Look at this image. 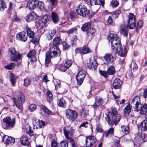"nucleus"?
Returning <instances> with one entry per match:
<instances>
[{
    "label": "nucleus",
    "instance_id": "obj_10",
    "mask_svg": "<svg viewBox=\"0 0 147 147\" xmlns=\"http://www.w3.org/2000/svg\"><path fill=\"white\" fill-rule=\"evenodd\" d=\"M136 20L135 17L133 13L129 14L128 24L129 29H134L136 28Z\"/></svg>",
    "mask_w": 147,
    "mask_h": 147
},
{
    "label": "nucleus",
    "instance_id": "obj_40",
    "mask_svg": "<svg viewBox=\"0 0 147 147\" xmlns=\"http://www.w3.org/2000/svg\"><path fill=\"white\" fill-rule=\"evenodd\" d=\"M16 66V64L14 63H11L5 67V68L9 70H11L13 69Z\"/></svg>",
    "mask_w": 147,
    "mask_h": 147
},
{
    "label": "nucleus",
    "instance_id": "obj_52",
    "mask_svg": "<svg viewBox=\"0 0 147 147\" xmlns=\"http://www.w3.org/2000/svg\"><path fill=\"white\" fill-rule=\"evenodd\" d=\"M59 147H68V144L67 142L64 141L61 142Z\"/></svg>",
    "mask_w": 147,
    "mask_h": 147
},
{
    "label": "nucleus",
    "instance_id": "obj_4",
    "mask_svg": "<svg viewBox=\"0 0 147 147\" xmlns=\"http://www.w3.org/2000/svg\"><path fill=\"white\" fill-rule=\"evenodd\" d=\"M106 115L105 119L109 125H111L114 123L115 125H116L121 119V116L119 114H117L113 116L111 112H108Z\"/></svg>",
    "mask_w": 147,
    "mask_h": 147
},
{
    "label": "nucleus",
    "instance_id": "obj_19",
    "mask_svg": "<svg viewBox=\"0 0 147 147\" xmlns=\"http://www.w3.org/2000/svg\"><path fill=\"white\" fill-rule=\"evenodd\" d=\"M3 140V142L7 144H13L15 142V139L14 138L6 135L4 136Z\"/></svg>",
    "mask_w": 147,
    "mask_h": 147
},
{
    "label": "nucleus",
    "instance_id": "obj_18",
    "mask_svg": "<svg viewBox=\"0 0 147 147\" xmlns=\"http://www.w3.org/2000/svg\"><path fill=\"white\" fill-rule=\"evenodd\" d=\"M104 58L108 63H112L115 59V58L111 54L109 53L105 54L104 57Z\"/></svg>",
    "mask_w": 147,
    "mask_h": 147
},
{
    "label": "nucleus",
    "instance_id": "obj_59",
    "mask_svg": "<svg viewBox=\"0 0 147 147\" xmlns=\"http://www.w3.org/2000/svg\"><path fill=\"white\" fill-rule=\"evenodd\" d=\"M51 147H58L57 142L55 140H53L51 143Z\"/></svg>",
    "mask_w": 147,
    "mask_h": 147
},
{
    "label": "nucleus",
    "instance_id": "obj_47",
    "mask_svg": "<svg viewBox=\"0 0 147 147\" xmlns=\"http://www.w3.org/2000/svg\"><path fill=\"white\" fill-rule=\"evenodd\" d=\"M36 108V105L32 104H31L29 107V109L31 112H33L35 111Z\"/></svg>",
    "mask_w": 147,
    "mask_h": 147
},
{
    "label": "nucleus",
    "instance_id": "obj_15",
    "mask_svg": "<svg viewBox=\"0 0 147 147\" xmlns=\"http://www.w3.org/2000/svg\"><path fill=\"white\" fill-rule=\"evenodd\" d=\"M63 131L65 137L67 139L70 141V138H71L69 137L68 136H71L73 133V130L72 128L70 126L66 127V128H64Z\"/></svg>",
    "mask_w": 147,
    "mask_h": 147
},
{
    "label": "nucleus",
    "instance_id": "obj_16",
    "mask_svg": "<svg viewBox=\"0 0 147 147\" xmlns=\"http://www.w3.org/2000/svg\"><path fill=\"white\" fill-rule=\"evenodd\" d=\"M88 67L89 68L96 69L97 67V63L95 58L93 57L90 61L88 64Z\"/></svg>",
    "mask_w": 147,
    "mask_h": 147
},
{
    "label": "nucleus",
    "instance_id": "obj_61",
    "mask_svg": "<svg viewBox=\"0 0 147 147\" xmlns=\"http://www.w3.org/2000/svg\"><path fill=\"white\" fill-rule=\"evenodd\" d=\"M49 2L52 6H54L57 4V0H49Z\"/></svg>",
    "mask_w": 147,
    "mask_h": 147
},
{
    "label": "nucleus",
    "instance_id": "obj_13",
    "mask_svg": "<svg viewBox=\"0 0 147 147\" xmlns=\"http://www.w3.org/2000/svg\"><path fill=\"white\" fill-rule=\"evenodd\" d=\"M48 21V17L47 15H44L41 17L38 21V23L39 27L43 28L46 26V23Z\"/></svg>",
    "mask_w": 147,
    "mask_h": 147
},
{
    "label": "nucleus",
    "instance_id": "obj_2",
    "mask_svg": "<svg viewBox=\"0 0 147 147\" xmlns=\"http://www.w3.org/2000/svg\"><path fill=\"white\" fill-rule=\"evenodd\" d=\"M61 43L62 41L60 37H57L54 39L53 43V46L50 48L49 52H47L46 53V63L48 64L49 63L50 58L60 55L61 52L57 46Z\"/></svg>",
    "mask_w": 147,
    "mask_h": 147
},
{
    "label": "nucleus",
    "instance_id": "obj_50",
    "mask_svg": "<svg viewBox=\"0 0 147 147\" xmlns=\"http://www.w3.org/2000/svg\"><path fill=\"white\" fill-rule=\"evenodd\" d=\"M99 72L101 75L104 76L105 78H107L108 77V74L107 72L102 70H100Z\"/></svg>",
    "mask_w": 147,
    "mask_h": 147
},
{
    "label": "nucleus",
    "instance_id": "obj_60",
    "mask_svg": "<svg viewBox=\"0 0 147 147\" xmlns=\"http://www.w3.org/2000/svg\"><path fill=\"white\" fill-rule=\"evenodd\" d=\"M77 30V29L76 28H72L69 29L68 32L69 34H71L73 32L76 31Z\"/></svg>",
    "mask_w": 147,
    "mask_h": 147
},
{
    "label": "nucleus",
    "instance_id": "obj_25",
    "mask_svg": "<svg viewBox=\"0 0 147 147\" xmlns=\"http://www.w3.org/2000/svg\"><path fill=\"white\" fill-rule=\"evenodd\" d=\"M103 99L98 96H96L95 97V101L94 104L92 106L95 108L97 107L102 105L103 102Z\"/></svg>",
    "mask_w": 147,
    "mask_h": 147
},
{
    "label": "nucleus",
    "instance_id": "obj_51",
    "mask_svg": "<svg viewBox=\"0 0 147 147\" xmlns=\"http://www.w3.org/2000/svg\"><path fill=\"white\" fill-rule=\"evenodd\" d=\"M121 13V11L120 10H116L113 13V17L116 18L119 16Z\"/></svg>",
    "mask_w": 147,
    "mask_h": 147
},
{
    "label": "nucleus",
    "instance_id": "obj_32",
    "mask_svg": "<svg viewBox=\"0 0 147 147\" xmlns=\"http://www.w3.org/2000/svg\"><path fill=\"white\" fill-rule=\"evenodd\" d=\"M91 25V24L90 22L86 23L82 27L81 29L82 31L86 32L90 28Z\"/></svg>",
    "mask_w": 147,
    "mask_h": 147
},
{
    "label": "nucleus",
    "instance_id": "obj_20",
    "mask_svg": "<svg viewBox=\"0 0 147 147\" xmlns=\"http://www.w3.org/2000/svg\"><path fill=\"white\" fill-rule=\"evenodd\" d=\"M37 17V15L34 12L28 14L26 18V21L28 22L35 20Z\"/></svg>",
    "mask_w": 147,
    "mask_h": 147
},
{
    "label": "nucleus",
    "instance_id": "obj_33",
    "mask_svg": "<svg viewBox=\"0 0 147 147\" xmlns=\"http://www.w3.org/2000/svg\"><path fill=\"white\" fill-rule=\"evenodd\" d=\"M115 72V68L113 66H111L109 67L107 70V73L108 74L110 75H113Z\"/></svg>",
    "mask_w": 147,
    "mask_h": 147
},
{
    "label": "nucleus",
    "instance_id": "obj_23",
    "mask_svg": "<svg viewBox=\"0 0 147 147\" xmlns=\"http://www.w3.org/2000/svg\"><path fill=\"white\" fill-rule=\"evenodd\" d=\"M120 32L124 36H127L128 34V28L127 26L125 25H121Z\"/></svg>",
    "mask_w": 147,
    "mask_h": 147
},
{
    "label": "nucleus",
    "instance_id": "obj_34",
    "mask_svg": "<svg viewBox=\"0 0 147 147\" xmlns=\"http://www.w3.org/2000/svg\"><path fill=\"white\" fill-rule=\"evenodd\" d=\"M131 109L129 103L127 105L124 109V114H129L131 112Z\"/></svg>",
    "mask_w": 147,
    "mask_h": 147
},
{
    "label": "nucleus",
    "instance_id": "obj_22",
    "mask_svg": "<svg viewBox=\"0 0 147 147\" xmlns=\"http://www.w3.org/2000/svg\"><path fill=\"white\" fill-rule=\"evenodd\" d=\"M21 54L19 52H17L10 57V59L12 61L17 62L19 60L21 59Z\"/></svg>",
    "mask_w": 147,
    "mask_h": 147
},
{
    "label": "nucleus",
    "instance_id": "obj_44",
    "mask_svg": "<svg viewBox=\"0 0 147 147\" xmlns=\"http://www.w3.org/2000/svg\"><path fill=\"white\" fill-rule=\"evenodd\" d=\"M10 80L11 83H14L16 81L15 80L17 78L14 74L12 73H11L10 75Z\"/></svg>",
    "mask_w": 147,
    "mask_h": 147
},
{
    "label": "nucleus",
    "instance_id": "obj_45",
    "mask_svg": "<svg viewBox=\"0 0 147 147\" xmlns=\"http://www.w3.org/2000/svg\"><path fill=\"white\" fill-rule=\"evenodd\" d=\"M111 4L112 7H116L119 4V2L117 0H112L111 2Z\"/></svg>",
    "mask_w": 147,
    "mask_h": 147
},
{
    "label": "nucleus",
    "instance_id": "obj_8",
    "mask_svg": "<svg viewBox=\"0 0 147 147\" xmlns=\"http://www.w3.org/2000/svg\"><path fill=\"white\" fill-rule=\"evenodd\" d=\"M90 1L91 5H98L97 6H95V7L93 9V12L94 13H96L98 11L100 4L102 6H103L104 4V1L101 0H90Z\"/></svg>",
    "mask_w": 147,
    "mask_h": 147
},
{
    "label": "nucleus",
    "instance_id": "obj_39",
    "mask_svg": "<svg viewBox=\"0 0 147 147\" xmlns=\"http://www.w3.org/2000/svg\"><path fill=\"white\" fill-rule=\"evenodd\" d=\"M95 32V30L93 28H90L86 32L88 35L92 36L94 35Z\"/></svg>",
    "mask_w": 147,
    "mask_h": 147
},
{
    "label": "nucleus",
    "instance_id": "obj_17",
    "mask_svg": "<svg viewBox=\"0 0 147 147\" xmlns=\"http://www.w3.org/2000/svg\"><path fill=\"white\" fill-rule=\"evenodd\" d=\"M135 111L138 112L139 111V113L141 115H145L147 113V104L145 103L143 105L142 104L140 108H138Z\"/></svg>",
    "mask_w": 147,
    "mask_h": 147
},
{
    "label": "nucleus",
    "instance_id": "obj_37",
    "mask_svg": "<svg viewBox=\"0 0 147 147\" xmlns=\"http://www.w3.org/2000/svg\"><path fill=\"white\" fill-rule=\"evenodd\" d=\"M82 53L83 54H85L91 52L90 50L87 47H83L81 49Z\"/></svg>",
    "mask_w": 147,
    "mask_h": 147
},
{
    "label": "nucleus",
    "instance_id": "obj_35",
    "mask_svg": "<svg viewBox=\"0 0 147 147\" xmlns=\"http://www.w3.org/2000/svg\"><path fill=\"white\" fill-rule=\"evenodd\" d=\"M114 129L113 128H109L107 131L106 133L105 137L106 138H108L109 136L112 135L114 134Z\"/></svg>",
    "mask_w": 147,
    "mask_h": 147
},
{
    "label": "nucleus",
    "instance_id": "obj_48",
    "mask_svg": "<svg viewBox=\"0 0 147 147\" xmlns=\"http://www.w3.org/2000/svg\"><path fill=\"white\" fill-rule=\"evenodd\" d=\"M129 127L128 126L124 127L123 128V129L121 130L123 133V135H126L129 133Z\"/></svg>",
    "mask_w": 147,
    "mask_h": 147
},
{
    "label": "nucleus",
    "instance_id": "obj_7",
    "mask_svg": "<svg viewBox=\"0 0 147 147\" xmlns=\"http://www.w3.org/2000/svg\"><path fill=\"white\" fill-rule=\"evenodd\" d=\"M142 104L140 98L137 96H135L131 102V105L133 107L134 111L138 109V108H140Z\"/></svg>",
    "mask_w": 147,
    "mask_h": 147
},
{
    "label": "nucleus",
    "instance_id": "obj_49",
    "mask_svg": "<svg viewBox=\"0 0 147 147\" xmlns=\"http://www.w3.org/2000/svg\"><path fill=\"white\" fill-rule=\"evenodd\" d=\"M143 25V22L142 20H139L138 23L136 27V30L142 27Z\"/></svg>",
    "mask_w": 147,
    "mask_h": 147
},
{
    "label": "nucleus",
    "instance_id": "obj_55",
    "mask_svg": "<svg viewBox=\"0 0 147 147\" xmlns=\"http://www.w3.org/2000/svg\"><path fill=\"white\" fill-rule=\"evenodd\" d=\"M41 108L43 111L45 112V113L48 114H50L51 113V111L45 107L42 106L41 107Z\"/></svg>",
    "mask_w": 147,
    "mask_h": 147
},
{
    "label": "nucleus",
    "instance_id": "obj_31",
    "mask_svg": "<svg viewBox=\"0 0 147 147\" xmlns=\"http://www.w3.org/2000/svg\"><path fill=\"white\" fill-rule=\"evenodd\" d=\"M26 30L27 32V36H28L30 38H33L34 36V32L28 27H26Z\"/></svg>",
    "mask_w": 147,
    "mask_h": 147
},
{
    "label": "nucleus",
    "instance_id": "obj_64",
    "mask_svg": "<svg viewBox=\"0 0 147 147\" xmlns=\"http://www.w3.org/2000/svg\"><path fill=\"white\" fill-rule=\"evenodd\" d=\"M133 66L132 69L133 70L136 71L138 68V66L137 64L134 62H133Z\"/></svg>",
    "mask_w": 147,
    "mask_h": 147
},
{
    "label": "nucleus",
    "instance_id": "obj_1",
    "mask_svg": "<svg viewBox=\"0 0 147 147\" xmlns=\"http://www.w3.org/2000/svg\"><path fill=\"white\" fill-rule=\"evenodd\" d=\"M109 42L111 43L112 49L117 51L118 54L120 56L124 57L126 55L127 51L126 47H121V45L120 38L116 34L111 33L108 38Z\"/></svg>",
    "mask_w": 147,
    "mask_h": 147
},
{
    "label": "nucleus",
    "instance_id": "obj_41",
    "mask_svg": "<svg viewBox=\"0 0 147 147\" xmlns=\"http://www.w3.org/2000/svg\"><path fill=\"white\" fill-rule=\"evenodd\" d=\"M47 95L48 96V98H49V103H51L52 100V97L53 96L51 92L49 91H47Z\"/></svg>",
    "mask_w": 147,
    "mask_h": 147
},
{
    "label": "nucleus",
    "instance_id": "obj_38",
    "mask_svg": "<svg viewBox=\"0 0 147 147\" xmlns=\"http://www.w3.org/2000/svg\"><path fill=\"white\" fill-rule=\"evenodd\" d=\"M7 8L5 2L3 0H0V11H3Z\"/></svg>",
    "mask_w": 147,
    "mask_h": 147
},
{
    "label": "nucleus",
    "instance_id": "obj_6",
    "mask_svg": "<svg viewBox=\"0 0 147 147\" xmlns=\"http://www.w3.org/2000/svg\"><path fill=\"white\" fill-rule=\"evenodd\" d=\"M66 116L70 121H73L76 119L78 116L77 112L70 109H67L66 111Z\"/></svg>",
    "mask_w": 147,
    "mask_h": 147
},
{
    "label": "nucleus",
    "instance_id": "obj_42",
    "mask_svg": "<svg viewBox=\"0 0 147 147\" xmlns=\"http://www.w3.org/2000/svg\"><path fill=\"white\" fill-rule=\"evenodd\" d=\"M37 6L41 10H42L44 8V3L42 1H38L37 3Z\"/></svg>",
    "mask_w": 147,
    "mask_h": 147
},
{
    "label": "nucleus",
    "instance_id": "obj_28",
    "mask_svg": "<svg viewBox=\"0 0 147 147\" xmlns=\"http://www.w3.org/2000/svg\"><path fill=\"white\" fill-rule=\"evenodd\" d=\"M57 104L59 107L65 108L66 107V102L63 98H62L58 100Z\"/></svg>",
    "mask_w": 147,
    "mask_h": 147
},
{
    "label": "nucleus",
    "instance_id": "obj_12",
    "mask_svg": "<svg viewBox=\"0 0 147 147\" xmlns=\"http://www.w3.org/2000/svg\"><path fill=\"white\" fill-rule=\"evenodd\" d=\"M86 75V72L85 70L83 69L79 70L78 75L76 76L77 82L83 83Z\"/></svg>",
    "mask_w": 147,
    "mask_h": 147
},
{
    "label": "nucleus",
    "instance_id": "obj_24",
    "mask_svg": "<svg viewBox=\"0 0 147 147\" xmlns=\"http://www.w3.org/2000/svg\"><path fill=\"white\" fill-rule=\"evenodd\" d=\"M20 141L22 144L24 146H28L30 143L28 138L25 136H22L20 138Z\"/></svg>",
    "mask_w": 147,
    "mask_h": 147
},
{
    "label": "nucleus",
    "instance_id": "obj_58",
    "mask_svg": "<svg viewBox=\"0 0 147 147\" xmlns=\"http://www.w3.org/2000/svg\"><path fill=\"white\" fill-rule=\"evenodd\" d=\"M113 23V20L112 17L111 16H109L107 21V24L108 25L112 24Z\"/></svg>",
    "mask_w": 147,
    "mask_h": 147
},
{
    "label": "nucleus",
    "instance_id": "obj_5",
    "mask_svg": "<svg viewBox=\"0 0 147 147\" xmlns=\"http://www.w3.org/2000/svg\"><path fill=\"white\" fill-rule=\"evenodd\" d=\"M76 11L78 15L83 17L89 16L90 13V11L87 9L85 5L82 4L78 6Z\"/></svg>",
    "mask_w": 147,
    "mask_h": 147
},
{
    "label": "nucleus",
    "instance_id": "obj_63",
    "mask_svg": "<svg viewBox=\"0 0 147 147\" xmlns=\"http://www.w3.org/2000/svg\"><path fill=\"white\" fill-rule=\"evenodd\" d=\"M113 116L118 114H117V111L116 108H114L112 110V113Z\"/></svg>",
    "mask_w": 147,
    "mask_h": 147
},
{
    "label": "nucleus",
    "instance_id": "obj_14",
    "mask_svg": "<svg viewBox=\"0 0 147 147\" xmlns=\"http://www.w3.org/2000/svg\"><path fill=\"white\" fill-rule=\"evenodd\" d=\"M37 3V0H29L26 7L30 9L33 10L36 7Z\"/></svg>",
    "mask_w": 147,
    "mask_h": 147
},
{
    "label": "nucleus",
    "instance_id": "obj_46",
    "mask_svg": "<svg viewBox=\"0 0 147 147\" xmlns=\"http://www.w3.org/2000/svg\"><path fill=\"white\" fill-rule=\"evenodd\" d=\"M35 51L34 50L30 51L27 55V56L29 58H32L36 55Z\"/></svg>",
    "mask_w": 147,
    "mask_h": 147
},
{
    "label": "nucleus",
    "instance_id": "obj_11",
    "mask_svg": "<svg viewBox=\"0 0 147 147\" xmlns=\"http://www.w3.org/2000/svg\"><path fill=\"white\" fill-rule=\"evenodd\" d=\"M96 139L94 136H89L86 137V147H90L94 144Z\"/></svg>",
    "mask_w": 147,
    "mask_h": 147
},
{
    "label": "nucleus",
    "instance_id": "obj_26",
    "mask_svg": "<svg viewBox=\"0 0 147 147\" xmlns=\"http://www.w3.org/2000/svg\"><path fill=\"white\" fill-rule=\"evenodd\" d=\"M66 63H68V65L67 66L63 63L61 64L59 67V69L60 70L64 71H66L68 68H69L72 65V62L70 60H67Z\"/></svg>",
    "mask_w": 147,
    "mask_h": 147
},
{
    "label": "nucleus",
    "instance_id": "obj_43",
    "mask_svg": "<svg viewBox=\"0 0 147 147\" xmlns=\"http://www.w3.org/2000/svg\"><path fill=\"white\" fill-rule=\"evenodd\" d=\"M17 52L15 50V49L13 48H10L9 49V53L10 57L14 55Z\"/></svg>",
    "mask_w": 147,
    "mask_h": 147
},
{
    "label": "nucleus",
    "instance_id": "obj_54",
    "mask_svg": "<svg viewBox=\"0 0 147 147\" xmlns=\"http://www.w3.org/2000/svg\"><path fill=\"white\" fill-rule=\"evenodd\" d=\"M77 40V39L76 36H74L73 37V39L71 41L72 45L73 46H75L76 44V42Z\"/></svg>",
    "mask_w": 147,
    "mask_h": 147
},
{
    "label": "nucleus",
    "instance_id": "obj_21",
    "mask_svg": "<svg viewBox=\"0 0 147 147\" xmlns=\"http://www.w3.org/2000/svg\"><path fill=\"white\" fill-rule=\"evenodd\" d=\"M16 37L20 40L24 42H25L27 39V36L26 35V32L24 31L21 32L17 34Z\"/></svg>",
    "mask_w": 147,
    "mask_h": 147
},
{
    "label": "nucleus",
    "instance_id": "obj_30",
    "mask_svg": "<svg viewBox=\"0 0 147 147\" xmlns=\"http://www.w3.org/2000/svg\"><path fill=\"white\" fill-rule=\"evenodd\" d=\"M51 17L54 23H56L58 22L59 20V17L58 15L56 13L52 12Z\"/></svg>",
    "mask_w": 147,
    "mask_h": 147
},
{
    "label": "nucleus",
    "instance_id": "obj_36",
    "mask_svg": "<svg viewBox=\"0 0 147 147\" xmlns=\"http://www.w3.org/2000/svg\"><path fill=\"white\" fill-rule=\"evenodd\" d=\"M56 32L55 30L53 29L51 31V32L47 34V36L48 39L49 40L51 39L54 35L55 34Z\"/></svg>",
    "mask_w": 147,
    "mask_h": 147
},
{
    "label": "nucleus",
    "instance_id": "obj_27",
    "mask_svg": "<svg viewBox=\"0 0 147 147\" xmlns=\"http://www.w3.org/2000/svg\"><path fill=\"white\" fill-rule=\"evenodd\" d=\"M138 128L142 131L147 130V120H145L141 123Z\"/></svg>",
    "mask_w": 147,
    "mask_h": 147
},
{
    "label": "nucleus",
    "instance_id": "obj_62",
    "mask_svg": "<svg viewBox=\"0 0 147 147\" xmlns=\"http://www.w3.org/2000/svg\"><path fill=\"white\" fill-rule=\"evenodd\" d=\"M81 113L82 115L84 116H86L88 114V111L87 110L83 109L81 112Z\"/></svg>",
    "mask_w": 147,
    "mask_h": 147
},
{
    "label": "nucleus",
    "instance_id": "obj_56",
    "mask_svg": "<svg viewBox=\"0 0 147 147\" xmlns=\"http://www.w3.org/2000/svg\"><path fill=\"white\" fill-rule=\"evenodd\" d=\"M76 16V14L75 12L71 11L70 13L69 18L70 19L75 18Z\"/></svg>",
    "mask_w": 147,
    "mask_h": 147
},
{
    "label": "nucleus",
    "instance_id": "obj_3",
    "mask_svg": "<svg viewBox=\"0 0 147 147\" xmlns=\"http://www.w3.org/2000/svg\"><path fill=\"white\" fill-rule=\"evenodd\" d=\"M15 93L17 98H12L14 104L18 108L22 110L23 109V104L25 100V96L22 92L19 91H16Z\"/></svg>",
    "mask_w": 147,
    "mask_h": 147
},
{
    "label": "nucleus",
    "instance_id": "obj_53",
    "mask_svg": "<svg viewBox=\"0 0 147 147\" xmlns=\"http://www.w3.org/2000/svg\"><path fill=\"white\" fill-rule=\"evenodd\" d=\"M121 86L120 83H113V86L115 89H118L120 88Z\"/></svg>",
    "mask_w": 147,
    "mask_h": 147
},
{
    "label": "nucleus",
    "instance_id": "obj_9",
    "mask_svg": "<svg viewBox=\"0 0 147 147\" xmlns=\"http://www.w3.org/2000/svg\"><path fill=\"white\" fill-rule=\"evenodd\" d=\"M3 121L7 127L11 128L14 126L16 122L15 119H11L10 117H6L3 119Z\"/></svg>",
    "mask_w": 147,
    "mask_h": 147
},
{
    "label": "nucleus",
    "instance_id": "obj_57",
    "mask_svg": "<svg viewBox=\"0 0 147 147\" xmlns=\"http://www.w3.org/2000/svg\"><path fill=\"white\" fill-rule=\"evenodd\" d=\"M63 49L65 50H67L69 47V45L66 42H63Z\"/></svg>",
    "mask_w": 147,
    "mask_h": 147
},
{
    "label": "nucleus",
    "instance_id": "obj_29",
    "mask_svg": "<svg viewBox=\"0 0 147 147\" xmlns=\"http://www.w3.org/2000/svg\"><path fill=\"white\" fill-rule=\"evenodd\" d=\"M45 125V123L43 121L38 120L37 121H36L34 124V126L36 128H40Z\"/></svg>",
    "mask_w": 147,
    "mask_h": 147
}]
</instances>
